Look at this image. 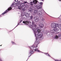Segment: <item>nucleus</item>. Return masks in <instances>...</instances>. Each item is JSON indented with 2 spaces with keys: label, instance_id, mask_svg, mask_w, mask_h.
I'll return each mask as SVG.
<instances>
[{
  "label": "nucleus",
  "instance_id": "1",
  "mask_svg": "<svg viewBox=\"0 0 61 61\" xmlns=\"http://www.w3.org/2000/svg\"><path fill=\"white\" fill-rule=\"evenodd\" d=\"M51 26V27L53 28L54 29H56V30H57V29L56 27L58 26V24H56L55 23H52Z\"/></svg>",
  "mask_w": 61,
  "mask_h": 61
},
{
  "label": "nucleus",
  "instance_id": "2",
  "mask_svg": "<svg viewBox=\"0 0 61 61\" xmlns=\"http://www.w3.org/2000/svg\"><path fill=\"white\" fill-rule=\"evenodd\" d=\"M32 29L34 32V34L36 36V31H37L38 33L41 32V30L39 29V27H37L36 28H35V29L34 28H32Z\"/></svg>",
  "mask_w": 61,
  "mask_h": 61
},
{
  "label": "nucleus",
  "instance_id": "3",
  "mask_svg": "<svg viewBox=\"0 0 61 61\" xmlns=\"http://www.w3.org/2000/svg\"><path fill=\"white\" fill-rule=\"evenodd\" d=\"M37 11H38L37 10H35L34 11V12L35 14L37 13L38 15H42V12L40 11L37 12Z\"/></svg>",
  "mask_w": 61,
  "mask_h": 61
},
{
  "label": "nucleus",
  "instance_id": "4",
  "mask_svg": "<svg viewBox=\"0 0 61 61\" xmlns=\"http://www.w3.org/2000/svg\"><path fill=\"white\" fill-rule=\"evenodd\" d=\"M30 50H34L35 51H37L38 52H40V51L39 50H38L37 49H35L34 48H36L35 47H33V46H31L30 47Z\"/></svg>",
  "mask_w": 61,
  "mask_h": 61
},
{
  "label": "nucleus",
  "instance_id": "5",
  "mask_svg": "<svg viewBox=\"0 0 61 61\" xmlns=\"http://www.w3.org/2000/svg\"><path fill=\"white\" fill-rule=\"evenodd\" d=\"M38 33H39L37 34L38 38H42L43 37V34L41 32Z\"/></svg>",
  "mask_w": 61,
  "mask_h": 61
},
{
  "label": "nucleus",
  "instance_id": "6",
  "mask_svg": "<svg viewBox=\"0 0 61 61\" xmlns=\"http://www.w3.org/2000/svg\"><path fill=\"white\" fill-rule=\"evenodd\" d=\"M12 9V7H10L9 8H8V10H7L6 11H5L4 13H2V15H4L5 14L7 13L8 11H9L10 10H11Z\"/></svg>",
  "mask_w": 61,
  "mask_h": 61
},
{
  "label": "nucleus",
  "instance_id": "7",
  "mask_svg": "<svg viewBox=\"0 0 61 61\" xmlns=\"http://www.w3.org/2000/svg\"><path fill=\"white\" fill-rule=\"evenodd\" d=\"M39 42L38 41H36L35 42V46L34 47L35 48H36V47H38V45L39 44Z\"/></svg>",
  "mask_w": 61,
  "mask_h": 61
},
{
  "label": "nucleus",
  "instance_id": "8",
  "mask_svg": "<svg viewBox=\"0 0 61 61\" xmlns=\"http://www.w3.org/2000/svg\"><path fill=\"white\" fill-rule=\"evenodd\" d=\"M39 27H41V28H43V27H44V25L43 24L41 23H39Z\"/></svg>",
  "mask_w": 61,
  "mask_h": 61
},
{
  "label": "nucleus",
  "instance_id": "9",
  "mask_svg": "<svg viewBox=\"0 0 61 61\" xmlns=\"http://www.w3.org/2000/svg\"><path fill=\"white\" fill-rule=\"evenodd\" d=\"M35 21L36 22H38L39 21V18L38 17H35L34 18Z\"/></svg>",
  "mask_w": 61,
  "mask_h": 61
},
{
  "label": "nucleus",
  "instance_id": "10",
  "mask_svg": "<svg viewBox=\"0 0 61 61\" xmlns=\"http://www.w3.org/2000/svg\"><path fill=\"white\" fill-rule=\"evenodd\" d=\"M23 22L24 24H25L27 25H28L29 24V22L27 21H24Z\"/></svg>",
  "mask_w": 61,
  "mask_h": 61
},
{
  "label": "nucleus",
  "instance_id": "11",
  "mask_svg": "<svg viewBox=\"0 0 61 61\" xmlns=\"http://www.w3.org/2000/svg\"><path fill=\"white\" fill-rule=\"evenodd\" d=\"M57 30H56V29H54L53 30H51V33L54 34V33H55V31H57Z\"/></svg>",
  "mask_w": 61,
  "mask_h": 61
},
{
  "label": "nucleus",
  "instance_id": "12",
  "mask_svg": "<svg viewBox=\"0 0 61 61\" xmlns=\"http://www.w3.org/2000/svg\"><path fill=\"white\" fill-rule=\"evenodd\" d=\"M37 2L38 1L36 0H33V3L34 4H36Z\"/></svg>",
  "mask_w": 61,
  "mask_h": 61
},
{
  "label": "nucleus",
  "instance_id": "13",
  "mask_svg": "<svg viewBox=\"0 0 61 61\" xmlns=\"http://www.w3.org/2000/svg\"><path fill=\"white\" fill-rule=\"evenodd\" d=\"M42 8V6H38L37 7L38 9H41Z\"/></svg>",
  "mask_w": 61,
  "mask_h": 61
},
{
  "label": "nucleus",
  "instance_id": "14",
  "mask_svg": "<svg viewBox=\"0 0 61 61\" xmlns=\"http://www.w3.org/2000/svg\"><path fill=\"white\" fill-rule=\"evenodd\" d=\"M18 8L19 9H22V7L21 6H18Z\"/></svg>",
  "mask_w": 61,
  "mask_h": 61
},
{
  "label": "nucleus",
  "instance_id": "15",
  "mask_svg": "<svg viewBox=\"0 0 61 61\" xmlns=\"http://www.w3.org/2000/svg\"><path fill=\"white\" fill-rule=\"evenodd\" d=\"M57 27H58V28H61V24H60L59 25H58V26Z\"/></svg>",
  "mask_w": 61,
  "mask_h": 61
},
{
  "label": "nucleus",
  "instance_id": "16",
  "mask_svg": "<svg viewBox=\"0 0 61 61\" xmlns=\"http://www.w3.org/2000/svg\"><path fill=\"white\" fill-rule=\"evenodd\" d=\"M55 38V39H58V36L57 35H56Z\"/></svg>",
  "mask_w": 61,
  "mask_h": 61
},
{
  "label": "nucleus",
  "instance_id": "17",
  "mask_svg": "<svg viewBox=\"0 0 61 61\" xmlns=\"http://www.w3.org/2000/svg\"><path fill=\"white\" fill-rule=\"evenodd\" d=\"M36 24L34 25H33V28H34V29H35V28H36Z\"/></svg>",
  "mask_w": 61,
  "mask_h": 61
},
{
  "label": "nucleus",
  "instance_id": "18",
  "mask_svg": "<svg viewBox=\"0 0 61 61\" xmlns=\"http://www.w3.org/2000/svg\"><path fill=\"white\" fill-rule=\"evenodd\" d=\"M30 54H33V50L30 51Z\"/></svg>",
  "mask_w": 61,
  "mask_h": 61
},
{
  "label": "nucleus",
  "instance_id": "19",
  "mask_svg": "<svg viewBox=\"0 0 61 61\" xmlns=\"http://www.w3.org/2000/svg\"><path fill=\"white\" fill-rule=\"evenodd\" d=\"M30 5H33V2H32V1L30 2Z\"/></svg>",
  "mask_w": 61,
  "mask_h": 61
},
{
  "label": "nucleus",
  "instance_id": "20",
  "mask_svg": "<svg viewBox=\"0 0 61 61\" xmlns=\"http://www.w3.org/2000/svg\"><path fill=\"white\" fill-rule=\"evenodd\" d=\"M11 42L13 45H14V44H15V42L13 41H12Z\"/></svg>",
  "mask_w": 61,
  "mask_h": 61
},
{
  "label": "nucleus",
  "instance_id": "21",
  "mask_svg": "<svg viewBox=\"0 0 61 61\" xmlns=\"http://www.w3.org/2000/svg\"><path fill=\"white\" fill-rule=\"evenodd\" d=\"M16 4H17V5H19V4H20V2L19 1L17 3H16Z\"/></svg>",
  "mask_w": 61,
  "mask_h": 61
},
{
  "label": "nucleus",
  "instance_id": "22",
  "mask_svg": "<svg viewBox=\"0 0 61 61\" xmlns=\"http://www.w3.org/2000/svg\"><path fill=\"white\" fill-rule=\"evenodd\" d=\"M27 15H26L27 16V17H28L29 15V14H28V13H27Z\"/></svg>",
  "mask_w": 61,
  "mask_h": 61
},
{
  "label": "nucleus",
  "instance_id": "23",
  "mask_svg": "<svg viewBox=\"0 0 61 61\" xmlns=\"http://www.w3.org/2000/svg\"><path fill=\"white\" fill-rule=\"evenodd\" d=\"M45 19L44 18H43L42 19V21H45Z\"/></svg>",
  "mask_w": 61,
  "mask_h": 61
},
{
  "label": "nucleus",
  "instance_id": "24",
  "mask_svg": "<svg viewBox=\"0 0 61 61\" xmlns=\"http://www.w3.org/2000/svg\"><path fill=\"white\" fill-rule=\"evenodd\" d=\"M40 4L41 5H42V4H43V2H40Z\"/></svg>",
  "mask_w": 61,
  "mask_h": 61
},
{
  "label": "nucleus",
  "instance_id": "25",
  "mask_svg": "<svg viewBox=\"0 0 61 61\" xmlns=\"http://www.w3.org/2000/svg\"><path fill=\"white\" fill-rule=\"evenodd\" d=\"M33 16H31V17H30V19H33Z\"/></svg>",
  "mask_w": 61,
  "mask_h": 61
},
{
  "label": "nucleus",
  "instance_id": "26",
  "mask_svg": "<svg viewBox=\"0 0 61 61\" xmlns=\"http://www.w3.org/2000/svg\"><path fill=\"white\" fill-rule=\"evenodd\" d=\"M32 25H34V24H35V23L34 22H32Z\"/></svg>",
  "mask_w": 61,
  "mask_h": 61
},
{
  "label": "nucleus",
  "instance_id": "27",
  "mask_svg": "<svg viewBox=\"0 0 61 61\" xmlns=\"http://www.w3.org/2000/svg\"><path fill=\"white\" fill-rule=\"evenodd\" d=\"M13 5H14V4H12V5H11V7H13Z\"/></svg>",
  "mask_w": 61,
  "mask_h": 61
},
{
  "label": "nucleus",
  "instance_id": "28",
  "mask_svg": "<svg viewBox=\"0 0 61 61\" xmlns=\"http://www.w3.org/2000/svg\"><path fill=\"white\" fill-rule=\"evenodd\" d=\"M23 20H20V23H21V22H22Z\"/></svg>",
  "mask_w": 61,
  "mask_h": 61
},
{
  "label": "nucleus",
  "instance_id": "29",
  "mask_svg": "<svg viewBox=\"0 0 61 61\" xmlns=\"http://www.w3.org/2000/svg\"><path fill=\"white\" fill-rule=\"evenodd\" d=\"M59 36H61V34H59Z\"/></svg>",
  "mask_w": 61,
  "mask_h": 61
},
{
  "label": "nucleus",
  "instance_id": "30",
  "mask_svg": "<svg viewBox=\"0 0 61 61\" xmlns=\"http://www.w3.org/2000/svg\"><path fill=\"white\" fill-rule=\"evenodd\" d=\"M47 55L48 54V53H45V55H47Z\"/></svg>",
  "mask_w": 61,
  "mask_h": 61
},
{
  "label": "nucleus",
  "instance_id": "31",
  "mask_svg": "<svg viewBox=\"0 0 61 61\" xmlns=\"http://www.w3.org/2000/svg\"><path fill=\"white\" fill-rule=\"evenodd\" d=\"M15 2H18V0H15Z\"/></svg>",
  "mask_w": 61,
  "mask_h": 61
},
{
  "label": "nucleus",
  "instance_id": "32",
  "mask_svg": "<svg viewBox=\"0 0 61 61\" xmlns=\"http://www.w3.org/2000/svg\"><path fill=\"white\" fill-rule=\"evenodd\" d=\"M33 11V10H30V12H32Z\"/></svg>",
  "mask_w": 61,
  "mask_h": 61
},
{
  "label": "nucleus",
  "instance_id": "33",
  "mask_svg": "<svg viewBox=\"0 0 61 61\" xmlns=\"http://www.w3.org/2000/svg\"><path fill=\"white\" fill-rule=\"evenodd\" d=\"M48 56H49L50 57H51V56H50L49 55V54H48Z\"/></svg>",
  "mask_w": 61,
  "mask_h": 61
},
{
  "label": "nucleus",
  "instance_id": "34",
  "mask_svg": "<svg viewBox=\"0 0 61 61\" xmlns=\"http://www.w3.org/2000/svg\"><path fill=\"white\" fill-rule=\"evenodd\" d=\"M24 3V4H25V3H27V2L26 1Z\"/></svg>",
  "mask_w": 61,
  "mask_h": 61
},
{
  "label": "nucleus",
  "instance_id": "35",
  "mask_svg": "<svg viewBox=\"0 0 61 61\" xmlns=\"http://www.w3.org/2000/svg\"><path fill=\"white\" fill-rule=\"evenodd\" d=\"M36 41H37V38H36Z\"/></svg>",
  "mask_w": 61,
  "mask_h": 61
},
{
  "label": "nucleus",
  "instance_id": "36",
  "mask_svg": "<svg viewBox=\"0 0 61 61\" xmlns=\"http://www.w3.org/2000/svg\"><path fill=\"white\" fill-rule=\"evenodd\" d=\"M22 10H23V11H24L25 10H24V9H23Z\"/></svg>",
  "mask_w": 61,
  "mask_h": 61
},
{
  "label": "nucleus",
  "instance_id": "37",
  "mask_svg": "<svg viewBox=\"0 0 61 61\" xmlns=\"http://www.w3.org/2000/svg\"><path fill=\"white\" fill-rule=\"evenodd\" d=\"M59 0V1H61V0Z\"/></svg>",
  "mask_w": 61,
  "mask_h": 61
},
{
  "label": "nucleus",
  "instance_id": "38",
  "mask_svg": "<svg viewBox=\"0 0 61 61\" xmlns=\"http://www.w3.org/2000/svg\"><path fill=\"white\" fill-rule=\"evenodd\" d=\"M0 46H2V45H0Z\"/></svg>",
  "mask_w": 61,
  "mask_h": 61
},
{
  "label": "nucleus",
  "instance_id": "39",
  "mask_svg": "<svg viewBox=\"0 0 61 61\" xmlns=\"http://www.w3.org/2000/svg\"><path fill=\"white\" fill-rule=\"evenodd\" d=\"M30 23H31V22H30Z\"/></svg>",
  "mask_w": 61,
  "mask_h": 61
},
{
  "label": "nucleus",
  "instance_id": "40",
  "mask_svg": "<svg viewBox=\"0 0 61 61\" xmlns=\"http://www.w3.org/2000/svg\"><path fill=\"white\" fill-rule=\"evenodd\" d=\"M30 56H29V57Z\"/></svg>",
  "mask_w": 61,
  "mask_h": 61
}]
</instances>
